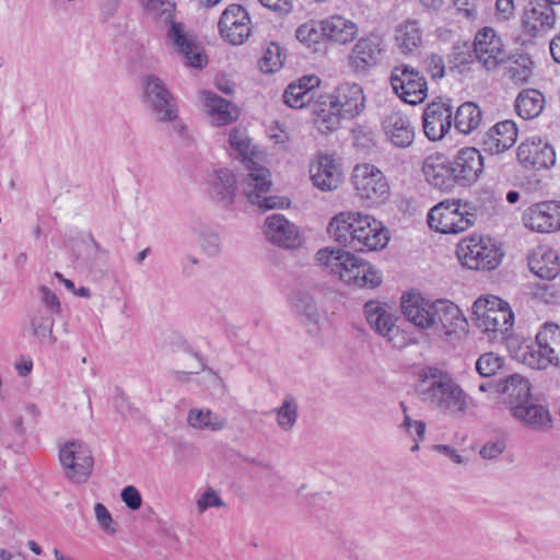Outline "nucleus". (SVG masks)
Returning <instances> with one entry per match:
<instances>
[{
	"label": "nucleus",
	"instance_id": "nucleus-24",
	"mask_svg": "<svg viewBox=\"0 0 560 560\" xmlns=\"http://www.w3.org/2000/svg\"><path fill=\"white\" fill-rule=\"evenodd\" d=\"M452 167L455 182L460 185H469L475 183L482 173L483 158L477 149L466 147L457 152Z\"/></svg>",
	"mask_w": 560,
	"mask_h": 560
},
{
	"label": "nucleus",
	"instance_id": "nucleus-40",
	"mask_svg": "<svg viewBox=\"0 0 560 560\" xmlns=\"http://www.w3.org/2000/svg\"><path fill=\"white\" fill-rule=\"evenodd\" d=\"M481 118L482 114L479 106L472 102H466L457 108L454 126L458 132L469 135L479 127Z\"/></svg>",
	"mask_w": 560,
	"mask_h": 560
},
{
	"label": "nucleus",
	"instance_id": "nucleus-5",
	"mask_svg": "<svg viewBox=\"0 0 560 560\" xmlns=\"http://www.w3.org/2000/svg\"><path fill=\"white\" fill-rule=\"evenodd\" d=\"M229 144L236 152V158L245 163L247 175L242 182V189L247 200L262 209L277 208V197L269 195L270 173L249 158L252 149L246 131L238 127L233 128L229 136Z\"/></svg>",
	"mask_w": 560,
	"mask_h": 560
},
{
	"label": "nucleus",
	"instance_id": "nucleus-17",
	"mask_svg": "<svg viewBox=\"0 0 560 560\" xmlns=\"http://www.w3.org/2000/svg\"><path fill=\"white\" fill-rule=\"evenodd\" d=\"M220 35L232 45H242L252 33L250 18L241 4L229 5L218 23Z\"/></svg>",
	"mask_w": 560,
	"mask_h": 560
},
{
	"label": "nucleus",
	"instance_id": "nucleus-2",
	"mask_svg": "<svg viewBox=\"0 0 560 560\" xmlns=\"http://www.w3.org/2000/svg\"><path fill=\"white\" fill-rule=\"evenodd\" d=\"M365 108V95L358 83L343 82L331 94L322 95L313 104L314 122L322 133L339 128L341 118H353Z\"/></svg>",
	"mask_w": 560,
	"mask_h": 560
},
{
	"label": "nucleus",
	"instance_id": "nucleus-7",
	"mask_svg": "<svg viewBox=\"0 0 560 560\" xmlns=\"http://www.w3.org/2000/svg\"><path fill=\"white\" fill-rule=\"evenodd\" d=\"M144 9L153 18L171 22L167 37L183 55L187 66L202 68L206 65V56L194 37L185 32L183 24L173 22L174 4L170 0H144Z\"/></svg>",
	"mask_w": 560,
	"mask_h": 560
},
{
	"label": "nucleus",
	"instance_id": "nucleus-18",
	"mask_svg": "<svg viewBox=\"0 0 560 560\" xmlns=\"http://www.w3.org/2000/svg\"><path fill=\"white\" fill-rule=\"evenodd\" d=\"M262 231L269 243L284 249L299 248L303 243L299 228L282 214L268 215Z\"/></svg>",
	"mask_w": 560,
	"mask_h": 560
},
{
	"label": "nucleus",
	"instance_id": "nucleus-38",
	"mask_svg": "<svg viewBox=\"0 0 560 560\" xmlns=\"http://www.w3.org/2000/svg\"><path fill=\"white\" fill-rule=\"evenodd\" d=\"M515 110L520 117L529 120L538 117L545 107V96L535 89H525L516 97Z\"/></svg>",
	"mask_w": 560,
	"mask_h": 560
},
{
	"label": "nucleus",
	"instance_id": "nucleus-35",
	"mask_svg": "<svg viewBox=\"0 0 560 560\" xmlns=\"http://www.w3.org/2000/svg\"><path fill=\"white\" fill-rule=\"evenodd\" d=\"M382 126L387 139L396 147L406 148L413 142L415 131L408 118L400 113L385 116Z\"/></svg>",
	"mask_w": 560,
	"mask_h": 560
},
{
	"label": "nucleus",
	"instance_id": "nucleus-4",
	"mask_svg": "<svg viewBox=\"0 0 560 560\" xmlns=\"http://www.w3.org/2000/svg\"><path fill=\"white\" fill-rule=\"evenodd\" d=\"M315 258L320 268L348 285L373 289L382 283L380 270L345 249L325 247L316 253Z\"/></svg>",
	"mask_w": 560,
	"mask_h": 560
},
{
	"label": "nucleus",
	"instance_id": "nucleus-16",
	"mask_svg": "<svg viewBox=\"0 0 560 560\" xmlns=\"http://www.w3.org/2000/svg\"><path fill=\"white\" fill-rule=\"evenodd\" d=\"M474 54L477 61L488 71L498 69L508 58L501 37L488 26L476 33Z\"/></svg>",
	"mask_w": 560,
	"mask_h": 560
},
{
	"label": "nucleus",
	"instance_id": "nucleus-47",
	"mask_svg": "<svg viewBox=\"0 0 560 560\" xmlns=\"http://www.w3.org/2000/svg\"><path fill=\"white\" fill-rule=\"evenodd\" d=\"M283 60L281 47L276 43H270L259 59V68L265 73H272L282 67Z\"/></svg>",
	"mask_w": 560,
	"mask_h": 560
},
{
	"label": "nucleus",
	"instance_id": "nucleus-12",
	"mask_svg": "<svg viewBox=\"0 0 560 560\" xmlns=\"http://www.w3.org/2000/svg\"><path fill=\"white\" fill-rule=\"evenodd\" d=\"M364 314L371 328L386 338L394 347L405 348L416 343V334L402 326H396L392 307L378 301H369L364 304Z\"/></svg>",
	"mask_w": 560,
	"mask_h": 560
},
{
	"label": "nucleus",
	"instance_id": "nucleus-48",
	"mask_svg": "<svg viewBox=\"0 0 560 560\" xmlns=\"http://www.w3.org/2000/svg\"><path fill=\"white\" fill-rule=\"evenodd\" d=\"M503 365V359L493 353L487 352L478 358L476 361V371L482 377H490L494 375Z\"/></svg>",
	"mask_w": 560,
	"mask_h": 560
},
{
	"label": "nucleus",
	"instance_id": "nucleus-8",
	"mask_svg": "<svg viewBox=\"0 0 560 560\" xmlns=\"http://www.w3.org/2000/svg\"><path fill=\"white\" fill-rule=\"evenodd\" d=\"M476 220V207L460 199H446L428 213L429 228L442 234H458L468 230Z\"/></svg>",
	"mask_w": 560,
	"mask_h": 560
},
{
	"label": "nucleus",
	"instance_id": "nucleus-33",
	"mask_svg": "<svg viewBox=\"0 0 560 560\" xmlns=\"http://www.w3.org/2000/svg\"><path fill=\"white\" fill-rule=\"evenodd\" d=\"M528 267L533 273L541 279H555L560 272L558 254L548 246H537L528 256Z\"/></svg>",
	"mask_w": 560,
	"mask_h": 560
},
{
	"label": "nucleus",
	"instance_id": "nucleus-20",
	"mask_svg": "<svg viewBox=\"0 0 560 560\" xmlns=\"http://www.w3.org/2000/svg\"><path fill=\"white\" fill-rule=\"evenodd\" d=\"M523 33L537 38L547 35L555 28L556 12L551 5L544 2H530L521 18Z\"/></svg>",
	"mask_w": 560,
	"mask_h": 560
},
{
	"label": "nucleus",
	"instance_id": "nucleus-14",
	"mask_svg": "<svg viewBox=\"0 0 560 560\" xmlns=\"http://www.w3.org/2000/svg\"><path fill=\"white\" fill-rule=\"evenodd\" d=\"M352 183L358 196L370 203H382L389 197L387 179L375 165H357L353 168Z\"/></svg>",
	"mask_w": 560,
	"mask_h": 560
},
{
	"label": "nucleus",
	"instance_id": "nucleus-28",
	"mask_svg": "<svg viewBox=\"0 0 560 560\" xmlns=\"http://www.w3.org/2000/svg\"><path fill=\"white\" fill-rule=\"evenodd\" d=\"M517 135V127L514 121H500L491 127L483 136V150L491 154L502 153L515 144Z\"/></svg>",
	"mask_w": 560,
	"mask_h": 560
},
{
	"label": "nucleus",
	"instance_id": "nucleus-45",
	"mask_svg": "<svg viewBox=\"0 0 560 560\" xmlns=\"http://www.w3.org/2000/svg\"><path fill=\"white\" fill-rule=\"evenodd\" d=\"M54 316L55 315H51L43 308H37L31 318L33 335L42 342L47 340L50 342L55 341L52 336V327L55 323Z\"/></svg>",
	"mask_w": 560,
	"mask_h": 560
},
{
	"label": "nucleus",
	"instance_id": "nucleus-62",
	"mask_svg": "<svg viewBox=\"0 0 560 560\" xmlns=\"http://www.w3.org/2000/svg\"><path fill=\"white\" fill-rule=\"evenodd\" d=\"M550 52L555 61L560 63V34L551 39Z\"/></svg>",
	"mask_w": 560,
	"mask_h": 560
},
{
	"label": "nucleus",
	"instance_id": "nucleus-44",
	"mask_svg": "<svg viewBox=\"0 0 560 560\" xmlns=\"http://www.w3.org/2000/svg\"><path fill=\"white\" fill-rule=\"evenodd\" d=\"M396 42L404 54L418 49L420 44V27L417 21H407L396 32Z\"/></svg>",
	"mask_w": 560,
	"mask_h": 560
},
{
	"label": "nucleus",
	"instance_id": "nucleus-22",
	"mask_svg": "<svg viewBox=\"0 0 560 560\" xmlns=\"http://www.w3.org/2000/svg\"><path fill=\"white\" fill-rule=\"evenodd\" d=\"M310 175L313 185L323 191L335 190L342 183L340 164L329 154L319 153L312 160Z\"/></svg>",
	"mask_w": 560,
	"mask_h": 560
},
{
	"label": "nucleus",
	"instance_id": "nucleus-9",
	"mask_svg": "<svg viewBox=\"0 0 560 560\" xmlns=\"http://www.w3.org/2000/svg\"><path fill=\"white\" fill-rule=\"evenodd\" d=\"M472 322L475 326L482 332L504 336L514 324V314L508 302L502 299L488 295L479 298L472 305Z\"/></svg>",
	"mask_w": 560,
	"mask_h": 560
},
{
	"label": "nucleus",
	"instance_id": "nucleus-29",
	"mask_svg": "<svg viewBox=\"0 0 560 560\" xmlns=\"http://www.w3.org/2000/svg\"><path fill=\"white\" fill-rule=\"evenodd\" d=\"M209 196L224 207L233 203L236 192V178L228 168L214 170L207 178Z\"/></svg>",
	"mask_w": 560,
	"mask_h": 560
},
{
	"label": "nucleus",
	"instance_id": "nucleus-58",
	"mask_svg": "<svg viewBox=\"0 0 560 560\" xmlns=\"http://www.w3.org/2000/svg\"><path fill=\"white\" fill-rule=\"evenodd\" d=\"M260 3L273 11H279L283 13H288L291 10V1L290 0H259Z\"/></svg>",
	"mask_w": 560,
	"mask_h": 560
},
{
	"label": "nucleus",
	"instance_id": "nucleus-3",
	"mask_svg": "<svg viewBox=\"0 0 560 560\" xmlns=\"http://www.w3.org/2000/svg\"><path fill=\"white\" fill-rule=\"evenodd\" d=\"M422 402L444 415L462 417L470 407V397L446 371L422 368Z\"/></svg>",
	"mask_w": 560,
	"mask_h": 560
},
{
	"label": "nucleus",
	"instance_id": "nucleus-39",
	"mask_svg": "<svg viewBox=\"0 0 560 560\" xmlns=\"http://www.w3.org/2000/svg\"><path fill=\"white\" fill-rule=\"evenodd\" d=\"M187 423L195 430L217 432L226 428L228 419L210 409L191 408L187 413Z\"/></svg>",
	"mask_w": 560,
	"mask_h": 560
},
{
	"label": "nucleus",
	"instance_id": "nucleus-43",
	"mask_svg": "<svg viewBox=\"0 0 560 560\" xmlns=\"http://www.w3.org/2000/svg\"><path fill=\"white\" fill-rule=\"evenodd\" d=\"M200 249L209 257L218 256L222 250L219 233L203 223H196L192 226Z\"/></svg>",
	"mask_w": 560,
	"mask_h": 560
},
{
	"label": "nucleus",
	"instance_id": "nucleus-19",
	"mask_svg": "<svg viewBox=\"0 0 560 560\" xmlns=\"http://www.w3.org/2000/svg\"><path fill=\"white\" fill-rule=\"evenodd\" d=\"M524 225L538 233H551L560 230V201L537 202L523 213Z\"/></svg>",
	"mask_w": 560,
	"mask_h": 560
},
{
	"label": "nucleus",
	"instance_id": "nucleus-50",
	"mask_svg": "<svg viewBox=\"0 0 560 560\" xmlns=\"http://www.w3.org/2000/svg\"><path fill=\"white\" fill-rule=\"evenodd\" d=\"M322 36L324 34L314 21L304 23L296 30V38L308 47L318 43Z\"/></svg>",
	"mask_w": 560,
	"mask_h": 560
},
{
	"label": "nucleus",
	"instance_id": "nucleus-6",
	"mask_svg": "<svg viewBox=\"0 0 560 560\" xmlns=\"http://www.w3.org/2000/svg\"><path fill=\"white\" fill-rule=\"evenodd\" d=\"M466 318L459 307L446 299H422V341H445L464 331Z\"/></svg>",
	"mask_w": 560,
	"mask_h": 560
},
{
	"label": "nucleus",
	"instance_id": "nucleus-27",
	"mask_svg": "<svg viewBox=\"0 0 560 560\" xmlns=\"http://www.w3.org/2000/svg\"><path fill=\"white\" fill-rule=\"evenodd\" d=\"M452 168V163L442 153L431 154L422 162V173L427 182L441 190H448L456 183Z\"/></svg>",
	"mask_w": 560,
	"mask_h": 560
},
{
	"label": "nucleus",
	"instance_id": "nucleus-57",
	"mask_svg": "<svg viewBox=\"0 0 560 560\" xmlns=\"http://www.w3.org/2000/svg\"><path fill=\"white\" fill-rule=\"evenodd\" d=\"M504 447L502 441H490L482 446L480 455L482 458L492 459L498 457L504 451Z\"/></svg>",
	"mask_w": 560,
	"mask_h": 560
},
{
	"label": "nucleus",
	"instance_id": "nucleus-31",
	"mask_svg": "<svg viewBox=\"0 0 560 560\" xmlns=\"http://www.w3.org/2000/svg\"><path fill=\"white\" fill-rule=\"evenodd\" d=\"M493 393L502 395L510 408L516 404H524L530 399V384L520 374H512L500 378L490 385Z\"/></svg>",
	"mask_w": 560,
	"mask_h": 560
},
{
	"label": "nucleus",
	"instance_id": "nucleus-55",
	"mask_svg": "<svg viewBox=\"0 0 560 560\" xmlns=\"http://www.w3.org/2000/svg\"><path fill=\"white\" fill-rule=\"evenodd\" d=\"M427 71L432 79H441L445 73L443 58L439 55H431L425 60Z\"/></svg>",
	"mask_w": 560,
	"mask_h": 560
},
{
	"label": "nucleus",
	"instance_id": "nucleus-52",
	"mask_svg": "<svg viewBox=\"0 0 560 560\" xmlns=\"http://www.w3.org/2000/svg\"><path fill=\"white\" fill-rule=\"evenodd\" d=\"M197 510L199 514L205 513L209 508H222L224 502L219 493L212 488H207L197 499Z\"/></svg>",
	"mask_w": 560,
	"mask_h": 560
},
{
	"label": "nucleus",
	"instance_id": "nucleus-10",
	"mask_svg": "<svg viewBox=\"0 0 560 560\" xmlns=\"http://www.w3.org/2000/svg\"><path fill=\"white\" fill-rule=\"evenodd\" d=\"M520 359L529 368H560V327L547 323L537 332L535 342L520 348Z\"/></svg>",
	"mask_w": 560,
	"mask_h": 560
},
{
	"label": "nucleus",
	"instance_id": "nucleus-60",
	"mask_svg": "<svg viewBox=\"0 0 560 560\" xmlns=\"http://www.w3.org/2000/svg\"><path fill=\"white\" fill-rule=\"evenodd\" d=\"M120 0H101L102 11L106 18L112 16L118 10Z\"/></svg>",
	"mask_w": 560,
	"mask_h": 560
},
{
	"label": "nucleus",
	"instance_id": "nucleus-42",
	"mask_svg": "<svg viewBox=\"0 0 560 560\" xmlns=\"http://www.w3.org/2000/svg\"><path fill=\"white\" fill-rule=\"evenodd\" d=\"M272 412L275 413L278 428L282 432H291L298 422L299 402L292 395H287L281 405L273 409Z\"/></svg>",
	"mask_w": 560,
	"mask_h": 560
},
{
	"label": "nucleus",
	"instance_id": "nucleus-64",
	"mask_svg": "<svg viewBox=\"0 0 560 560\" xmlns=\"http://www.w3.org/2000/svg\"><path fill=\"white\" fill-rule=\"evenodd\" d=\"M444 3V0H422V7L431 10L440 9Z\"/></svg>",
	"mask_w": 560,
	"mask_h": 560
},
{
	"label": "nucleus",
	"instance_id": "nucleus-54",
	"mask_svg": "<svg viewBox=\"0 0 560 560\" xmlns=\"http://www.w3.org/2000/svg\"><path fill=\"white\" fill-rule=\"evenodd\" d=\"M121 501L132 511H137L142 505V497L135 486H127L121 490Z\"/></svg>",
	"mask_w": 560,
	"mask_h": 560
},
{
	"label": "nucleus",
	"instance_id": "nucleus-32",
	"mask_svg": "<svg viewBox=\"0 0 560 560\" xmlns=\"http://www.w3.org/2000/svg\"><path fill=\"white\" fill-rule=\"evenodd\" d=\"M395 93L407 104H420V79L418 72L408 67L395 68L392 78Z\"/></svg>",
	"mask_w": 560,
	"mask_h": 560
},
{
	"label": "nucleus",
	"instance_id": "nucleus-34",
	"mask_svg": "<svg viewBox=\"0 0 560 560\" xmlns=\"http://www.w3.org/2000/svg\"><path fill=\"white\" fill-rule=\"evenodd\" d=\"M512 416L523 425L533 430H544L551 425L549 410L530 399L524 404H516L510 408Z\"/></svg>",
	"mask_w": 560,
	"mask_h": 560
},
{
	"label": "nucleus",
	"instance_id": "nucleus-56",
	"mask_svg": "<svg viewBox=\"0 0 560 560\" xmlns=\"http://www.w3.org/2000/svg\"><path fill=\"white\" fill-rule=\"evenodd\" d=\"M515 12L514 0H495V16L500 21L510 20Z\"/></svg>",
	"mask_w": 560,
	"mask_h": 560
},
{
	"label": "nucleus",
	"instance_id": "nucleus-13",
	"mask_svg": "<svg viewBox=\"0 0 560 560\" xmlns=\"http://www.w3.org/2000/svg\"><path fill=\"white\" fill-rule=\"evenodd\" d=\"M59 460L67 479L84 483L90 478L94 459L89 445L82 441H69L59 450Z\"/></svg>",
	"mask_w": 560,
	"mask_h": 560
},
{
	"label": "nucleus",
	"instance_id": "nucleus-26",
	"mask_svg": "<svg viewBox=\"0 0 560 560\" xmlns=\"http://www.w3.org/2000/svg\"><path fill=\"white\" fill-rule=\"evenodd\" d=\"M290 304L300 322L310 330L318 331L322 313L314 298L313 291L308 289H296L291 293Z\"/></svg>",
	"mask_w": 560,
	"mask_h": 560
},
{
	"label": "nucleus",
	"instance_id": "nucleus-59",
	"mask_svg": "<svg viewBox=\"0 0 560 560\" xmlns=\"http://www.w3.org/2000/svg\"><path fill=\"white\" fill-rule=\"evenodd\" d=\"M433 450L444 454L446 457H448L452 462L456 464H464V457L457 453L455 448L448 445H433Z\"/></svg>",
	"mask_w": 560,
	"mask_h": 560
},
{
	"label": "nucleus",
	"instance_id": "nucleus-53",
	"mask_svg": "<svg viewBox=\"0 0 560 560\" xmlns=\"http://www.w3.org/2000/svg\"><path fill=\"white\" fill-rule=\"evenodd\" d=\"M40 302L44 311L56 315L60 312V302L58 296L46 285L39 288Z\"/></svg>",
	"mask_w": 560,
	"mask_h": 560
},
{
	"label": "nucleus",
	"instance_id": "nucleus-46",
	"mask_svg": "<svg viewBox=\"0 0 560 560\" xmlns=\"http://www.w3.org/2000/svg\"><path fill=\"white\" fill-rule=\"evenodd\" d=\"M533 74V61L528 55H518L510 65L508 75L516 84H524Z\"/></svg>",
	"mask_w": 560,
	"mask_h": 560
},
{
	"label": "nucleus",
	"instance_id": "nucleus-63",
	"mask_svg": "<svg viewBox=\"0 0 560 560\" xmlns=\"http://www.w3.org/2000/svg\"><path fill=\"white\" fill-rule=\"evenodd\" d=\"M55 277L70 291V292H74L75 290V285L73 283V281H71L70 279H67L65 278L60 272H55Z\"/></svg>",
	"mask_w": 560,
	"mask_h": 560
},
{
	"label": "nucleus",
	"instance_id": "nucleus-36",
	"mask_svg": "<svg viewBox=\"0 0 560 560\" xmlns=\"http://www.w3.org/2000/svg\"><path fill=\"white\" fill-rule=\"evenodd\" d=\"M320 80L316 75H304L296 82L288 85L283 93V102L292 108H303L313 98V90L317 88Z\"/></svg>",
	"mask_w": 560,
	"mask_h": 560
},
{
	"label": "nucleus",
	"instance_id": "nucleus-23",
	"mask_svg": "<svg viewBox=\"0 0 560 560\" xmlns=\"http://www.w3.org/2000/svg\"><path fill=\"white\" fill-rule=\"evenodd\" d=\"M517 160L527 168H549L556 162V153L553 148L540 138H530L518 145Z\"/></svg>",
	"mask_w": 560,
	"mask_h": 560
},
{
	"label": "nucleus",
	"instance_id": "nucleus-1",
	"mask_svg": "<svg viewBox=\"0 0 560 560\" xmlns=\"http://www.w3.org/2000/svg\"><path fill=\"white\" fill-rule=\"evenodd\" d=\"M328 234L342 246L359 252H372L384 248L388 241V232L374 218L361 212H339L328 224Z\"/></svg>",
	"mask_w": 560,
	"mask_h": 560
},
{
	"label": "nucleus",
	"instance_id": "nucleus-21",
	"mask_svg": "<svg viewBox=\"0 0 560 560\" xmlns=\"http://www.w3.org/2000/svg\"><path fill=\"white\" fill-rule=\"evenodd\" d=\"M383 40L375 34L361 37L352 47L348 57L349 67L355 72H366L382 59Z\"/></svg>",
	"mask_w": 560,
	"mask_h": 560
},
{
	"label": "nucleus",
	"instance_id": "nucleus-51",
	"mask_svg": "<svg viewBox=\"0 0 560 560\" xmlns=\"http://www.w3.org/2000/svg\"><path fill=\"white\" fill-rule=\"evenodd\" d=\"M94 515L98 527L108 535H115L117 532L116 524L112 514L103 503L94 505Z\"/></svg>",
	"mask_w": 560,
	"mask_h": 560
},
{
	"label": "nucleus",
	"instance_id": "nucleus-41",
	"mask_svg": "<svg viewBox=\"0 0 560 560\" xmlns=\"http://www.w3.org/2000/svg\"><path fill=\"white\" fill-rule=\"evenodd\" d=\"M400 313L405 319L409 323L411 329L418 338L420 330V291L417 289H410L402 292L400 296Z\"/></svg>",
	"mask_w": 560,
	"mask_h": 560
},
{
	"label": "nucleus",
	"instance_id": "nucleus-61",
	"mask_svg": "<svg viewBox=\"0 0 560 560\" xmlns=\"http://www.w3.org/2000/svg\"><path fill=\"white\" fill-rule=\"evenodd\" d=\"M467 4V0H456L455 5L457 7L460 14L468 20H474L477 16V10L475 7L463 8L462 5Z\"/></svg>",
	"mask_w": 560,
	"mask_h": 560
},
{
	"label": "nucleus",
	"instance_id": "nucleus-37",
	"mask_svg": "<svg viewBox=\"0 0 560 560\" xmlns=\"http://www.w3.org/2000/svg\"><path fill=\"white\" fill-rule=\"evenodd\" d=\"M320 30L328 39L347 44L358 35V26L351 20L341 15H331L320 22Z\"/></svg>",
	"mask_w": 560,
	"mask_h": 560
},
{
	"label": "nucleus",
	"instance_id": "nucleus-15",
	"mask_svg": "<svg viewBox=\"0 0 560 560\" xmlns=\"http://www.w3.org/2000/svg\"><path fill=\"white\" fill-rule=\"evenodd\" d=\"M143 102L159 121H173L177 118V108L172 94L163 81L155 75H149L144 80Z\"/></svg>",
	"mask_w": 560,
	"mask_h": 560
},
{
	"label": "nucleus",
	"instance_id": "nucleus-49",
	"mask_svg": "<svg viewBox=\"0 0 560 560\" xmlns=\"http://www.w3.org/2000/svg\"><path fill=\"white\" fill-rule=\"evenodd\" d=\"M400 407L404 413V420L399 425V429L405 432L407 436H409L415 443L410 447L411 452H416L420 448L417 438L413 435L412 429L415 430V434L420 438V421L412 420L408 413L407 406L405 402H400Z\"/></svg>",
	"mask_w": 560,
	"mask_h": 560
},
{
	"label": "nucleus",
	"instance_id": "nucleus-30",
	"mask_svg": "<svg viewBox=\"0 0 560 560\" xmlns=\"http://www.w3.org/2000/svg\"><path fill=\"white\" fill-rule=\"evenodd\" d=\"M201 100L205 112L212 125L225 126L237 120L240 116L238 108L225 98L213 92L205 91L201 93Z\"/></svg>",
	"mask_w": 560,
	"mask_h": 560
},
{
	"label": "nucleus",
	"instance_id": "nucleus-25",
	"mask_svg": "<svg viewBox=\"0 0 560 560\" xmlns=\"http://www.w3.org/2000/svg\"><path fill=\"white\" fill-rule=\"evenodd\" d=\"M452 110L444 102H432L422 114V130L432 140H441L451 128Z\"/></svg>",
	"mask_w": 560,
	"mask_h": 560
},
{
	"label": "nucleus",
	"instance_id": "nucleus-11",
	"mask_svg": "<svg viewBox=\"0 0 560 560\" xmlns=\"http://www.w3.org/2000/svg\"><path fill=\"white\" fill-rule=\"evenodd\" d=\"M456 256L469 269L492 270L500 265L503 253L491 237L475 234L459 241Z\"/></svg>",
	"mask_w": 560,
	"mask_h": 560
}]
</instances>
